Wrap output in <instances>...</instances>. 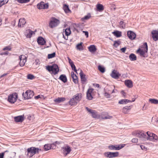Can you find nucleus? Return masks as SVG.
Here are the masks:
<instances>
[{
  "label": "nucleus",
  "instance_id": "53",
  "mask_svg": "<svg viewBox=\"0 0 158 158\" xmlns=\"http://www.w3.org/2000/svg\"><path fill=\"white\" fill-rule=\"evenodd\" d=\"M82 32L85 33V35L86 36V38H88L89 36V33L87 31H83Z\"/></svg>",
  "mask_w": 158,
  "mask_h": 158
},
{
  "label": "nucleus",
  "instance_id": "38",
  "mask_svg": "<svg viewBox=\"0 0 158 158\" xmlns=\"http://www.w3.org/2000/svg\"><path fill=\"white\" fill-rule=\"evenodd\" d=\"M110 92L109 90L107 91H105L104 93V96L107 98H110Z\"/></svg>",
  "mask_w": 158,
  "mask_h": 158
},
{
  "label": "nucleus",
  "instance_id": "50",
  "mask_svg": "<svg viewBox=\"0 0 158 158\" xmlns=\"http://www.w3.org/2000/svg\"><path fill=\"white\" fill-rule=\"evenodd\" d=\"M11 49V48L9 46H6L3 48V50L4 51L5 50H8L10 51Z\"/></svg>",
  "mask_w": 158,
  "mask_h": 158
},
{
  "label": "nucleus",
  "instance_id": "54",
  "mask_svg": "<svg viewBox=\"0 0 158 158\" xmlns=\"http://www.w3.org/2000/svg\"><path fill=\"white\" fill-rule=\"evenodd\" d=\"M5 4L4 1H0V7H1L2 6Z\"/></svg>",
  "mask_w": 158,
  "mask_h": 158
},
{
  "label": "nucleus",
  "instance_id": "8",
  "mask_svg": "<svg viewBox=\"0 0 158 158\" xmlns=\"http://www.w3.org/2000/svg\"><path fill=\"white\" fill-rule=\"evenodd\" d=\"M59 21L54 18H52L49 23V26L51 28H53L58 25L59 23Z\"/></svg>",
  "mask_w": 158,
  "mask_h": 158
},
{
  "label": "nucleus",
  "instance_id": "5",
  "mask_svg": "<svg viewBox=\"0 0 158 158\" xmlns=\"http://www.w3.org/2000/svg\"><path fill=\"white\" fill-rule=\"evenodd\" d=\"M34 95V93L32 91L30 90H27L25 93H23V95L25 99H29L32 98Z\"/></svg>",
  "mask_w": 158,
  "mask_h": 158
},
{
  "label": "nucleus",
  "instance_id": "20",
  "mask_svg": "<svg viewBox=\"0 0 158 158\" xmlns=\"http://www.w3.org/2000/svg\"><path fill=\"white\" fill-rule=\"evenodd\" d=\"M152 36L155 41L158 40V31H153L152 32Z\"/></svg>",
  "mask_w": 158,
  "mask_h": 158
},
{
  "label": "nucleus",
  "instance_id": "32",
  "mask_svg": "<svg viewBox=\"0 0 158 158\" xmlns=\"http://www.w3.org/2000/svg\"><path fill=\"white\" fill-rule=\"evenodd\" d=\"M89 51L91 52H95L97 49L96 48L95 46L94 45H91L88 47Z\"/></svg>",
  "mask_w": 158,
  "mask_h": 158
},
{
  "label": "nucleus",
  "instance_id": "17",
  "mask_svg": "<svg viewBox=\"0 0 158 158\" xmlns=\"http://www.w3.org/2000/svg\"><path fill=\"white\" fill-rule=\"evenodd\" d=\"M55 147V145L54 144H45L44 146V149L45 150H48L50 149H53Z\"/></svg>",
  "mask_w": 158,
  "mask_h": 158
},
{
  "label": "nucleus",
  "instance_id": "3",
  "mask_svg": "<svg viewBox=\"0 0 158 158\" xmlns=\"http://www.w3.org/2000/svg\"><path fill=\"white\" fill-rule=\"evenodd\" d=\"M46 69L49 72H52L54 75L57 74L59 71L58 66L55 64H53L52 66H47Z\"/></svg>",
  "mask_w": 158,
  "mask_h": 158
},
{
  "label": "nucleus",
  "instance_id": "41",
  "mask_svg": "<svg viewBox=\"0 0 158 158\" xmlns=\"http://www.w3.org/2000/svg\"><path fill=\"white\" fill-rule=\"evenodd\" d=\"M97 8L99 11H102L104 9L103 6L100 4H98L97 5Z\"/></svg>",
  "mask_w": 158,
  "mask_h": 158
},
{
  "label": "nucleus",
  "instance_id": "48",
  "mask_svg": "<svg viewBox=\"0 0 158 158\" xmlns=\"http://www.w3.org/2000/svg\"><path fill=\"white\" fill-rule=\"evenodd\" d=\"M27 77L28 79L32 80L35 77L33 75L31 74H29L27 75Z\"/></svg>",
  "mask_w": 158,
  "mask_h": 158
},
{
  "label": "nucleus",
  "instance_id": "16",
  "mask_svg": "<svg viewBox=\"0 0 158 158\" xmlns=\"http://www.w3.org/2000/svg\"><path fill=\"white\" fill-rule=\"evenodd\" d=\"M127 35L129 38L131 40L135 39L136 36L135 33L130 31H127Z\"/></svg>",
  "mask_w": 158,
  "mask_h": 158
},
{
  "label": "nucleus",
  "instance_id": "52",
  "mask_svg": "<svg viewBox=\"0 0 158 158\" xmlns=\"http://www.w3.org/2000/svg\"><path fill=\"white\" fill-rule=\"evenodd\" d=\"M140 148L141 149L143 150L146 151L147 150V148H146L145 146L143 145H140Z\"/></svg>",
  "mask_w": 158,
  "mask_h": 158
},
{
  "label": "nucleus",
  "instance_id": "22",
  "mask_svg": "<svg viewBox=\"0 0 158 158\" xmlns=\"http://www.w3.org/2000/svg\"><path fill=\"white\" fill-rule=\"evenodd\" d=\"M33 34H35L34 31H33L30 29H28L26 30L25 35L27 38H30L31 37L32 35Z\"/></svg>",
  "mask_w": 158,
  "mask_h": 158
},
{
  "label": "nucleus",
  "instance_id": "59",
  "mask_svg": "<svg viewBox=\"0 0 158 158\" xmlns=\"http://www.w3.org/2000/svg\"><path fill=\"white\" fill-rule=\"evenodd\" d=\"M117 91V90L116 89H113L112 92H110V93L112 94L113 93H115Z\"/></svg>",
  "mask_w": 158,
  "mask_h": 158
},
{
  "label": "nucleus",
  "instance_id": "37",
  "mask_svg": "<svg viewBox=\"0 0 158 158\" xmlns=\"http://www.w3.org/2000/svg\"><path fill=\"white\" fill-rule=\"evenodd\" d=\"M64 33L66 36H68L71 33L70 28L69 27H68L66 28L65 30Z\"/></svg>",
  "mask_w": 158,
  "mask_h": 158
},
{
  "label": "nucleus",
  "instance_id": "34",
  "mask_svg": "<svg viewBox=\"0 0 158 158\" xmlns=\"http://www.w3.org/2000/svg\"><path fill=\"white\" fill-rule=\"evenodd\" d=\"M65 100V98L63 97L58 98L54 100V101L58 103H60L64 101Z\"/></svg>",
  "mask_w": 158,
  "mask_h": 158
},
{
  "label": "nucleus",
  "instance_id": "24",
  "mask_svg": "<svg viewBox=\"0 0 158 158\" xmlns=\"http://www.w3.org/2000/svg\"><path fill=\"white\" fill-rule=\"evenodd\" d=\"M111 76L112 77L115 79L118 78L119 76L118 73L115 70H114L112 71Z\"/></svg>",
  "mask_w": 158,
  "mask_h": 158
},
{
  "label": "nucleus",
  "instance_id": "6",
  "mask_svg": "<svg viewBox=\"0 0 158 158\" xmlns=\"http://www.w3.org/2000/svg\"><path fill=\"white\" fill-rule=\"evenodd\" d=\"M104 154L106 157L112 158L118 156L119 155V153L118 152H105Z\"/></svg>",
  "mask_w": 158,
  "mask_h": 158
},
{
  "label": "nucleus",
  "instance_id": "4",
  "mask_svg": "<svg viewBox=\"0 0 158 158\" xmlns=\"http://www.w3.org/2000/svg\"><path fill=\"white\" fill-rule=\"evenodd\" d=\"M18 95L16 93H13L8 96V101L11 103H14L16 101Z\"/></svg>",
  "mask_w": 158,
  "mask_h": 158
},
{
  "label": "nucleus",
  "instance_id": "18",
  "mask_svg": "<svg viewBox=\"0 0 158 158\" xmlns=\"http://www.w3.org/2000/svg\"><path fill=\"white\" fill-rule=\"evenodd\" d=\"M80 75L81 77V80L82 82V83L84 84L87 80V79L85 77V75L83 73L82 70L80 69Z\"/></svg>",
  "mask_w": 158,
  "mask_h": 158
},
{
  "label": "nucleus",
  "instance_id": "40",
  "mask_svg": "<svg viewBox=\"0 0 158 158\" xmlns=\"http://www.w3.org/2000/svg\"><path fill=\"white\" fill-rule=\"evenodd\" d=\"M120 27L124 29L126 27V23L123 21H120L119 23Z\"/></svg>",
  "mask_w": 158,
  "mask_h": 158
},
{
  "label": "nucleus",
  "instance_id": "9",
  "mask_svg": "<svg viewBox=\"0 0 158 158\" xmlns=\"http://www.w3.org/2000/svg\"><path fill=\"white\" fill-rule=\"evenodd\" d=\"M62 152L64 156L69 154L71 151L70 147L68 145H66L62 148Z\"/></svg>",
  "mask_w": 158,
  "mask_h": 158
},
{
  "label": "nucleus",
  "instance_id": "39",
  "mask_svg": "<svg viewBox=\"0 0 158 158\" xmlns=\"http://www.w3.org/2000/svg\"><path fill=\"white\" fill-rule=\"evenodd\" d=\"M63 9L64 10L65 13H69V12L70 11V10L69 9V7L68 6L64 5L63 7Z\"/></svg>",
  "mask_w": 158,
  "mask_h": 158
},
{
  "label": "nucleus",
  "instance_id": "46",
  "mask_svg": "<svg viewBox=\"0 0 158 158\" xmlns=\"http://www.w3.org/2000/svg\"><path fill=\"white\" fill-rule=\"evenodd\" d=\"M30 0H18V2L21 3H26L29 2Z\"/></svg>",
  "mask_w": 158,
  "mask_h": 158
},
{
  "label": "nucleus",
  "instance_id": "36",
  "mask_svg": "<svg viewBox=\"0 0 158 158\" xmlns=\"http://www.w3.org/2000/svg\"><path fill=\"white\" fill-rule=\"evenodd\" d=\"M149 102L152 104H158V100L155 99H150Z\"/></svg>",
  "mask_w": 158,
  "mask_h": 158
},
{
  "label": "nucleus",
  "instance_id": "33",
  "mask_svg": "<svg viewBox=\"0 0 158 158\" xmlns=\"http://www.w3.org/2000/svg\"><path fill=\"white\" fill-rule=\"evenodd\" d=\"M129 58L130 60L131 61H135L136 60V56L134 54H131L129 56Z\"/></svg>",
  "mask_w": 158,
  "mask_h": 158
},
{
  "label": "nucleus",
  "instance_id": "44",
  "mask_svg": "<svg viewBox=\"0 0 158 158\" xmlns=\"http://www.w3.org/2000/svg\"><path fill=\"white\" fill-rule=\"evenodd\" d=\"M56 56V53L55 52H53L52 53L48 54V59H51L54 57Z\"/></svg>",
  "mask_w": 158,
  "mask_h": 158
},
{
  "label": "nucleus",
  "instance_id": "60",
  "mask_svg": "<svg viewBox=\"0 0 158 158\" xmlns=\"http://www.w3.org/2000/svg\"><path fill=\"white\" fill-rule=\"evenodd\" d=\"M71 77L72 78L73 76H74L75 75H76L73 72H72L71 73Z\"/></svg>",
  "mask_w": 158,
  "mask_h": 158
},
{
  "label": "nucleus",
  "instance_id": "61",
  "mask_svg": "<svg viewBox=\"0 0 158 158\" xmlns=\"http://www.w3.org/2000/svg\"><path fill=\"white\" fill-rule=\"evenodd\" d=\"M8 54V52H3V53H2L1 54V55H7V54Z\"/></svg>",
  "mask_w": 158,
  "mask_h": 158
},
{
  "label": "nucleus",
  "instance_id": "1",
  "mask_svg": "<svg viewBox=\"0 0 158 158\" xmlns=\"http://www.w3.org/2000/svg\"><path fill=\"white\" fill-rule=\"evenodd\" d=\"M132 134L144 141L149 140L155 142L158 140L157 136L149 131L145 132L143 131L137 130L133 132Z\"/></svg>",
  "mask_w": 158,
  "mask_h": 158
},
{
  "label": "nucleus",
  "instance_id": "19",
  "mask_svg": "<svg viewBox=\"0 0 158 158\" xmlns=\"http://www.w3.org/2000/svg\"><path fill=\"white\" fill-rule=\"evenodd\" d=\"M24 115H19L18 116L15 117L14 118V119L15 122H22L24 119Z\"/></svg>",
  "mask_w": 158,
  "mask_h": 158
},
{
  "label": "nucleus",
  "instance_id": "21",
  "mask_svg": "<svg viewBox=\"0 0 158 158\" xmlns=\"http://www.w3.org/2000/svg\"><path fill=\"white\" fill-rule=\"evenodd\" d=\"M132 108V106L124 107L122 109V112L124 114H127Z\"/></svg>",
  "mask_w": 158,
  "mask_h": 158
},
{
  "label": "nucleus",
  "instance_id": "13",
  "mask_svg": "<svg viewBox=\"0 0 158 158\" xmlns=\"http://www.w3.org/2000/svg\"><path fill=\"white\" fill-rule=\"evenodd\" d=\"M94 90V89L93 88H89L88 90L86 93L87 98L89 100H90L92 99V93Z\"/></svg>",
  "mask_w": 158,
  "mask_h": 158
},
{
  "label": "nucleus",
  "instance_id": "58",
  "mask_svg": "<svg viewBox=\"0 0 158 158\" xmlns=\"http://www.w3.org/2000/svg\"><path fill=\"white\" fill-rule=\"evenodd\" d=\"M90 17V16H89L88 15H86V16H85L84 18V19H89Z\"/></svg>",
  "mask_w": 158,
  "mask_h": 158
},
{
  "label": "nucleus",
  "instance_id": "25",
  "mask_svg": "<svg viewBox=\"0 0 158 158\" xmlns=\"http://www.w3.org/2000/svg\"><path fill=\"white\" fill-rule=\"evenodd\" d=\"M37 42L39 44L44 45L45 43V41L43 38L41 37H39L37 39Z\"/></svg>",
  "mask_w": 158,
  "mask_h": 158
},
{
  "label": "nucleus",
  "instance_id": "14",
  "mask_svg": "<svg viewBox=\"0 0 158 158\" xmlns=\"http://www.w3.org/2000/svg\"><path fill=\"white\" fill-rule=\"evenodd\" d=\"M48 6V4L47 3L46 4L44 2H41L37 6V8L39 9H47Z\"/></svg>",
  "mask_w": 158,
  "mask_h": 158
},
{
  "label": "nucleus",
  "instance_id": "10",
  "mask_svg": "<svg viewBox=\"0 0 158 158\" xmlns=\"http://www.w3.org/2000/svg\"><path fill=\"white\" fill-rule=\"evenodd\" d=\"M143 46L145 48L144 50L139 49L137 51V52L139 53L140 55L144 56L146 52H147L148 50V47L147 43H145L143 45Z\"/></svg>",
  "mask_w": 158,
  "mask_h": 158
},
{
  "label": "nucleus",
  "instance_id": "30",
  "mask_svg": "<svg viewBox=\"0 0 158 158\" xmlns=\"http://www.w3.org/2000/svg\"><path fill=\"white\" fill-rule=\"evenodd\" d=\"M59 79L64 83L67 82V80L66 76L64 74L60 75L59 77Z\"/></svg>",
  "mask_w": 158,
  "mask_h": 158
},
{
  "label": "nucleus",
  "instance_id": "28",
  "mask_svg": "<svg viewBox=\"0 0 158 158\" xmlns=\"http://www.w3.org/2000/svg\"><path fill=\"white\" fill-rule=\"evenodd\" d=\"M69 102V104L71 106H75L77 103L73 96L70 99Z\"/></svg>",
  "mask_w": 158,
  "mask_h": 158
},
{
  "label": "nucleus",
  "instance_id": "15",
  "mask_svg": "<svg viewBox=\"0 0 158 158\" xmlns=\"http://www.w3.org/2000/svg\"><path fill=\"white\" fill-rule=\"evenodd\" d=\"M100 117L98 118H101L103 119H107L112 118V116L108 115L106 113H102L101 114H99Z\"/></svg>",
  "mask_w": 158,
  "mask_h": 158
},
{
  "label": "nucleus",
  "instance_id": "55",
  "mask_svg": "<svg viewBox=\"0 0 158 158\" xmlns=\"http://www.w3.org/2000/svg\"><path fill=\"white\" fill-rule=\"evenodd\" d=\"M5 152H2L0 153V158H3Z\"/></svg>",
  "mask_w": 158,
  "mask_h": 158
},
{
  "label": "nucleus",
  "instance_id": "63",
  "mask_svg": "<svg viewBox=\"0 0 158 158\" xmlns=\"http://www.w3.org/2000/svg\"><path fill=\"white\" fill-rule=\"evenodd\" d=\"M122 94L123 95V96L125 97V94L124 91H122Z\"/></svg>",
  "mask_w": 158,
  "mask_h": 158
},
{
  "label": "nucleus",
  "instance_id": "2",
  "mask_svg": "<svg viewBox=\"0 0 158 158\" xmlns=\"http://www.w3.org/2000/svg\"><path fill=\"white\" fill-rule=\"evenodd\" d=\"M41 149L35 147L28 148L27 150V156L28 157H31L36 153H38Z\"/></svg>",
  "mask_w": 158,
  "mask_h": 158
},
{
  "label": "nucleus",
  "instance_id": "56",
  "mask_svg": "<svg viewBox=\"0 0 158 158\" xmlns=\"http://www.w3.org/2000/svg\"><path fill=\"white\" fill-rule=\"evenodd\" d=\"M126 47H124L122 48L121 49V50L122 51V52L124 53L126 51Z\"/></svg>",
  "mask_w": 158,
  "mask_h": 158
},
{
  "label": "nucleus",
  "instance_id": "57",
  "mask_svg": "<svg viewBox=\"0 0 158 158\" xmlns=\"http://www.w3.org/2000/svg\"><path fill=\"white\" fill-rule=\"evenodd\" d=\"M68 60H69V62L70 64H71L72 63H73L72 61L71 60V59L69 58L68 57Z\"/></svg>",
  "mask_w": 158,
  "mask_h": 158
},
{
  "label": "nucleus",
  "instance_id": "26",
  "mask_svg": "<svg viewBox=\"0 0 158 158\" xmlns=\"http://www.w3.org/2000/svg\"><path fill=\"white\" fill-rule=\"evenodd\" d=\"M26 22L24 19L22 18L19 19L18 26L20 27H23L26 23Z\"/></svg>",
  "mask_w": 158,
  "mask_h": 158
},
{
  "label": "nucleus",
  "instance_id": "49",
  "mask_svg": "<svg viewBox=\"0 0 158 158\" xmlns=\"http://www.w3.org/2000/svg\"><path fill=\"white\" fill-rule=\"evenodd\" d=\"M40 61L38 59H36L35 60V62L33 63V64L36 65L40 64Z\"/></svg>",
  "mask_w": 158,
  "mask_h": 158
},
{
  "label": "nucleus",
  "instance_id": "31",
  "mask_svg": "<svg viewBox=\"0 0 158 158\" xmlns=\"http://www.w3.org/2000/svg\"><path fill=\"white\" fill-rule=\"evenodd\" d=\"M131 102V101L128 99H122L119 101L118 103L120 104H124Z\"/></svg>",
  "mask_w": 158,
  "mask_h": 158
},
{
  "label": "nucleus",
  "instance_id": "42",
  "mask_svg": "<svg viewBox=\"0 0 158 158\" xmlns=\"http://www.w3.org/2000/svg\"><path fill=\"white\" fill-rule=\"evenodd\" d=\"M73 81L75 83L77 84L78 83V78L77 75H75L74 76H73L72 77Z\"/></svg>",
  "mask_w": 158,
  "mask_h": 158
},
{
  "label": "nucleus",
  "instance_id": "51",
  "mask_svg": "<svg viewBox=\"0 0 158 158\" xmlns=\"http://www.w3.org/2000/svg\"><path fill=\"white\" fill-rule=\"evenodd\" d=\"M131 142L133 143H136L138 142V139L137 138H133Z\"/></svg>",
  "mask_w": 158,
  "mask_h": 158
},
{
  "label": "nucleus",
  "instance_id": "47",
  "mask_svg": "<svg viewBox=\"0 0 158 158\" xmlns=\"http://www.w3.org/2000/svg\"><path fill=\"white\" fill-rule=\"evenodd\" d=\"M72 68V70H73L75 72L77 73V70L76 69V67L73 63H72L70 64Z\"/></svg>",
  "mask_w": 158,
  "mask_h": 158
},
{
  "label": "nucleus",
  "instance_id": "7",
  "mask_svg": "<svg viewBox=\"0 0 158 158\" xmlns=\"http://www.w3.org/2000/svg\"><path fill=\"white\" fill-rule=\"evenodd\" d=\"M125 144H122L120 145H110L108 146V148L110 150H119L123 148L125 146Z\"/></svg>",
  "mask_w": 158,
  "mask_h": 158
},
{
  "label": "nucleus",
  "instance_id": "29",
  "mask_svg": "<svg viewBox=\"0 0 158 158\" xmlns=\"http://www.w3.org/2000/svg\"><path fill=\"white\" fill-rule=\"evenodd\" d=\"M112 33L116 37H119L122 36V32L118 31H114Z\"/></svg>",
  "mask_w": 158,
  "mask_h": 158
},
{
  "label": "nucleus",
  "instance_id": "45",
  "mask_svg": "<svg viewBox=\"0 0 158 158\" xmlns=\"http://www.w3.org/2000/svg\"><path fill=\"white\" fill-rule=\"evenodd\" d=\"M120 41H114V46L116 47H117L120 45Z\"/></svg>",
  "mask_w": 158,
  "mask_h": 158
},
{
  "label": "nucleus",
  "instance_id": "27",
  "mask_svg": "<svg viewBox=\"0 0 158 158\" xmlns=\"http://www.w3.org/2000/svg\"><path fill=\"white\" fill-rule=\"evenodd\" d=\"M125 83L126 86L128 88H131L133 86L132 82L130 80H126L125 81Z\"/></svg>",
  "mask_w": 158,
  "mask_h": 158
},
{
  "label": "nucleus",
  "instance_id": "62",
  "mask_svg": "<svg viewBox=\"0 0 158 158\" xmlns=\"http://www.w3.org/2000/svg\"><path fill=\"white\" fill-rule=\"evenodd\" d=\"M40 98V95L36 96L35 97V99H38Z\"/></svg>",
  "mask_w": 158,
  "mask_h": 158
},
{
  "label": "nucleus",
  "instance_id": "35",
  "mask_svg": "<svg viewBox=\"0 0 158 158\" xmlns=\"http://www.w3.org/2000/svg\"><path fill=\"white\" fill-rule=\"evenodd\" d=\"M82 43L81 42L77 44L76 46L77 49L79 50H82L83 49V47L82 46Z\"/></svg>",
  "mask_w": 158,
  "mask_h": 158
},
{
  "label": "nucleus",
  "instance_id": "11",
  "mask_svg": "<svg viewBox=\"0 0 158 158\" xmlns=\"http://www.w3.org/2000/svg\"><path fill=\"white\" fill-rule=\"evenodd\" d=\"M86 109L91 114L93 118H98L100 117L99 114L96 111L90 109L87 107H86Z\"/></svg>",
  "mask_w": 158,
  "mask_h": 158
},
{
  "label": "nucleus",
  "instance_id": "64",
  "mask_svg": "<svg viewBox=\"0 0 158 158\" xmlns=\"http://www.w3.org/2000/svg\"><path fill=\"white\" fill-rule=\"evenodd\" d=\"M95 86L97 88H99V85L98 84H96Z\"/></svg>",
  "mask_w": 158,
  "mask_h": 158
},
{
  "label": "nucleus",
  "instance_id": "43",
  "mask_svg": "<svg viewBox=\"0 0 158 158\" xmlns=\"http://www.w3.org/2000/svg\"><path fill=\"white\" fill-rule=\"evenodd\" d=\"M98 69L102 73H104L105 72V68L101 65L98 66Z\"/></svg>",
  "mask_w": 158,
  "mask_h": 158
},
{
  "label": "nucleus",
  "instance_id": "23",
  "mask_svg": "<svg viewBox=\"0 0 158 158\" xmlns=\"http://www.w3.org/2000/svg\"><path fill=\"white\" fill-rule=\"evenodd\" d=\"M75 98V99L78 103L79 101L81 100L82 97V94L81 93H78L76 94V95L73 96Z\"/></svg>",
  "mask_w": 158,
  "mask_h": 158
},
{
  "label": "nucleus",
  "instance_id": "12",
  "mask_svg": "<svg viewBox=\"0 0 158 158\" xmlns=\"http://www.w3.org/2000/svg\"><path fill=\"white\" fill-rule=\"evenodd\" d=\"M20 60L19 64L20 66H23L27 61V57L25 55H22L19 56Z\"/></svg>",
  "mask_w": 158,
  "mask_h": 158
}]
</instances>
